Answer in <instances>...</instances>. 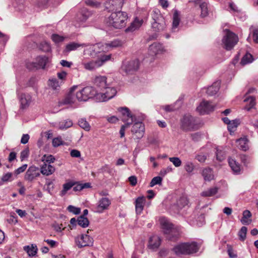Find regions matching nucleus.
<instances>
[{"label": "nucleus", "mask_w": 258, "mask_h": 258, "mask_svg": "<svg viewBox=\"0 0 258 258\" xmlns=\"http://www.w3.org/2000/svg\"><path fill=\"white\" fill-rule=\"evenodd\" d=\"M127 15L125 12L119 11L112 13L105 18V21L107 25L116 29L124 27L126 24Z\"/></svg>", "instance_id": "nucleus-1"}, {"label": "nucleus", "mask_w": 258, "mask_h": 258, "mask_svg": "<svg viewBox=\"0 0 258 258\" xmlns=\"http://www.w3.org/2000/svg\"><path fill=\"white\" fill-rule=\"evenodd\" d=\"M159 221L168 239L174 240L178 237L179 232L177 229L173 227V225L168 220L162 217L159 219Z\"/></svg>", "instance_id": "nucleus-2"}, {"label": "nucleus", "mask_w": 258, "mask_h": 258, "mask_svg": "<svg viewBox=\"0 0 258 258\" xmlns=\"http://www.w3.org/2000/svg\"><path fill=\"white\" fill-rule=\"evenodd\" d=\"M97 91L96 100L99 102L106 101L114 97L117 93L115 88L110 87L108 86L102 90Z\"/></svg>", "instance_id": "nucleus-3"}, {"label": "nucleus", "mask_w": 258, "mask_h": 258, "mask_svg": "<svg viewBox=\"0 0 258 258\" xmlns=\"http://www.w3.org/2000/svg\"><path fill=\"white\" fill-rule=\"evenodd\" d=\"M238 41V36L234 33L226 29L225 35L222 39L224 47L227 50H230L237 44Z\"/></svg>", "instance_id": "nucleus-4"}, {"label": "nucleus", "mask_w": 258, "mask_h": 258, "mask_svg": "<svg viewBox=\"0 0 258 258\" xmlns=\"http://www.w3.org/2000/svg\"><path fill=\"white\" fill-rule=\"evenodd\" d=\"M97 93V91L93 87L87 86L76 93V98L79 101H86L93 97L96 99Z\"/></svg>", "instance_id": "nucleus-5"}, {"label": "nucleus", "mask_w": 258, "mask_h": 258, "mask_svg": "<svg viewBox=\"0 0 258 258\" xmlns=\"http://www.w3.org/2000/svg\"><path fill=\"white\" fill-rule=\"evenodd\" d=\"M181 128L184 131H191L198 129V125L195 117L190 115H184L180 120Z\"/></svg>", "instance_id": "nucleus-6"}, {"label": "nucleus", "mask_w": 258, "mask_h": 258, "mask_svg": "<svg viewBox=\"0 0 258 258\" xmlns=\"http://www.w3.org/2000/svg\"><path fill=\"white\" fill-rule=\"evenodd\" d=\"M75 241L79 248H82L92 246L93 243V239L88 234H82L75 237Z\"/></svg>", "instance_id": "nucleus-7"}, {"label": "nucleus", "mask_w": 258, "mask_h": 258, "mask_svg": "<svg viewBox=\"0 0 258 258\" xmlns=\"http://www.w3.org/2000/svg\"><path fill=\"white\" fill-rule=\"evenodd\" d=\"M139 67V60L135 59L123 62L121 66V70L126 74H130L138 70Z\"/></svg>", "instance_id": "nucleus-8"}, {"label": "nucleus", "mask_w": 258, "mask_h": 258, "mask_svg": "<svg viewBox=\"0 0 258 258\" xmlns=\"http://www.w3.org/2000/svg\"><path fill=\"white\" fill-rule=\"evenodd\" d=\"M123 5V0H108L104 4L105 9L109 11H120Z\"/></svg>", "instance_id": "nucleus-9"}, {"label": "nucleus", "mask_w": 258, "mask_h": 258, "mask_svg": "<svg viewBox=\"0 0 258 258\" xmlns=\"http://www.w3.org/2000/svg\"><path fill=\"white\" fill-rule=\"evenodd\" d=\"M40 175V171L38 167L35 166H30L27 170L24 179L28 181H32Z\"/></svg>", "instance_id": "nucleus-10"}, {"label": "nucleus", "mask_w": 258, "mask_h": 258, "mask_svg": "<svg viewBox=\"0 0 258 258\" xmlns=\"http://www.w3.org/2000/svg\"><path fill=\"white\" fill-rule=\"evenodd\" d=\"M156 15L158 16L156 19L154 18V22L152 25V28L156 32L163 31L165 28V20L159 14H156Z\"/></svg>", "instance_id": "nucleus-11"}, {"label": "nucleus", "mask_w": 258, "mask_h": 258, "mask_svg": "<svg viewBox=\"0 0 258 258\" xmlns=\"http://www.w3.org/2000/svg\"><path fill=\"white\" fill-rule=\"evenodd\" d=\"M110 204L111 202L108 198H102L97 203L95 212L98 213H102L104 211L108 209Z\"/></svg>", "instance_id": "nucleus-12"}, {"label": "nucleus", "mask_w": 258, "mask_h": 258, "mask_svg": "<svg viewBox=\"0 0 258 258\" xmlns=\"http://www.w3.org/2000/svg\"><path fill=\"white\" fill-rule=\"evenodd\" d=\"M214 106L208 101H203L197 107V110L201 114L208 113L214 110Z\"/></svg>", "instance_id": "nucleus-13"}, {"label": "nucleus", "mask_w": 258, "mask_h": 258, "mask_svg": "<svg viewBox=\"0 0 258 258\" xmlns=\"http://www.w3.org/2000/svg\"><path fill=\"white\" fill-rule=\"evenodd\" d=\"M132 132L136 135L137 138L141 139L144 136L145 126L142 122H136L132 126Z\"/></svg>", "instance_id": "nucleus-14"}, {"label": "nucleus", "mask_w": 258, "mask_h": 258, "mask_svg": "<svg viewBox=\"0 0 258 258\" xmlns=\"http://www.w3.org/2000/svg\"><path fill=\"white\" fill-rule=\"evenodd\" d=\"M85 49H84V54H88L92 57L99 56V50L97 44L94 45H86L85 44Z\"/></svg>", "instance_id": "nucleus-15"}, {"label": "nucleus", "mask_w": 258, "mask_h": 258, "mask_svg": "<svg viewBox=\"0 0 258 258\" xmlns=\"http://www.w3.org/2000/svg\"><path fill=\"white\" fill-rule=\"evenodd\" d=\"M74 88H72L69 94L61 101L58 103L59 106L63 105L72 104L75 103L76 100H78L76 98V94H74L73 93Z\"/></svg>", "instance_id": "nucleus-16"}, {"label": "nucleus", "mask_w": 258, "mask_h": 258, "mask_svg": "<svg viewBox=\"0 0 258 258\" xmlns=\"http://www.w3.org/2000/svg\"><path fill=\"white\" fill-rule=\"evenodd\" d=\"M121 113V119L122 121L128 123L132 120L133 122L135 121V117L131 114L129 109L126 108H120L118 109Z\"/></svg>", "instance_id": "nucleus-17"}, {"label": "nucleus", "mask_w": 258, "mask_h": 258, "mask_svg": "<svg viewBox=\"0 0 258 258\" xmlns=\"http://www.w3.org/2000/svg\"><path fill=\"white\" fill-rule=\"evenodd\" d=\"M19 100L21 108L25 109L27 108L32 101L31 96L28 94H21L19 96Z\"/></svg>", "instance_id": "nucleus-18"}, {"label": "nucleus", "mask_w": 258, "mask_h": 258, "mask_svg": "<svg viewBox=\"0 0 258 258\" xmlns=\"http://www.w3.org/2000/svg\"><path fill=\"white\" fill-rule=\"evenodd\" d=\"M163 49V47L161 44L154 43L149 46V54L152 56V59L154 56L162 52Z\"/></svg>", "instance_id": "nucleus-19"}, {"label": "nucleus", "mask_w": 258, "mask_h": 258, "mask_svg": "<svg viewBox=\"0 0 258 258\" xmlns=\"http://www.w3.org/2000/svg\"><path fill=\"white\" fill-rule=\"evenodd\" d=\"M146 199L144 196L139 197L136 200V211L138 214H140L143 210Z\"/></svg>", "instance_id": "nucleus-20"}, {"label": "nucleus", "mask_w": 258, "mask_h": 258, "mask_svg": "<svg viewBox=\"0 0 258 258\" xmlns=\"http://www.w3.org/2000/svg\"><path fill=\"white\" fill-rule=\"evenodd\" d=\"M55 168L50 164L44 162L41 167V173L45 175L48 176L55 171Z\"/></svg>", "instance_id": "nucleus-21"}, {"label": "nucleus", "mask_w": 258, "mask_h": 258, "mask_svg": "<svg viewBox=\"0 0 258 258\" xmlns=\"http://www.w3.org/2000/svg\"><path fill=\"white\" fill-rule=\"evenodd\" d=\"M101 62L97 60H91L88 62H84L82 64L85 69L88 71H92L100 67Z\"/></svg>", "instance_id": "nucleus-22"}, {"label": "nucleus", "mask_w": 258, "mask_h": 258, "mask_svg": "<svg viewBox=\"0 0 258 258\" xmlns=\"http://www.w3.org/2000/svg\"><path fill=\"white\" fill-rule=\"evenodd\" d=\"M106 80L107 78L105 76H100L95 77L94 83L97 87L100 88V90H102L108 86Z\"/></svg>", "instance_id": "nucleus-23"}, {"label": "nucleus", "mask_w": 258, "mask_h": 258, "mask_svg": "<svg viewBox=\"0 0 258 258\" xmlns=\"http://www.w3.org/2000/svg\"><path fill=\"white\" fill-rule=\"evenodd\" d=\"M228 163L233 172L236 174H239L241 172V166L239 163L236 162L234 159L229 158Z\"/></svg>", "instance_id": "nucleus-24"}, {"label": "nucleus", "mask_w": 258, "mask_h": 258, "mask_svg": "<svg viewBox=\"0 0 258 258\" xmlns=\"http://www.w3.org/2000/svg\"><path fill=\"white\" fill-rule=\"evenodd\" d=\"M85 46V44L84 43H79L77 42H71L70 43L68 44L66 46V48L64 50L63 52L65 53H68L70 52L71 51H74L77 50L78 48H79L80 47H83Z\"/></svg>", "instance_id": "nucleus-25"}, {"label": "nucleus", "mask_w": 258, "mask_h": 258, "mask_svg": "<svg viewBox=\"0 0 258 258\" xmlns=\"http://www.w3.org/2000/svg\"><path fill=\"white\" fill-rule=\"evenodd\" d=\"M185 248V243H182L181 244L175 246L173 248L172 250L173 251L174 253L177 255L187 254V251H186Z\"/></svg>", "instance_id": "nucleus-26"}, {"label": "nucleus", "mask_w": 258, "mask_h": 258, "mask_svg": "<svg viewBox=\"0 0 258 258\" xmlns=\"http://www.w3.org/2000/svg\"><path fill=\"white\" fill-rule=\"evenodd\" d=\"M48 61V58L45 56H39L36 58L34 67L44 69Z\"/></svg>", "instance_id": "nucleus-27"}, {"label": "nucleus", "mask_w": 258, "mask_h": 258, "mask_svg": "<svg viewBox=\"0 0 258 258\" xmlns=\"http://www.w3.org/2000/svg\"><path fill=\"white\" fill-rule=\"evenodd\" d=\"M201 174L205 181H210L214 179V176L212 169L210 168H206L202 170Z\"/></svg>", "instance_id": "nucleus-28"}, {"label": "nucleus", "mask_w": 258, "mask_h": 258, "mask_svg": "<svg viewBox=\"0 0 258 258\" xmlns=\"http://www.w3.org/2000/svg\"><path fill=\"white\" fill-rule=\"evenodd\" d=\"M220 85V82L219 81L214 82L212 86L208 88L207 90V94L210 96L215 95L219 90Z\"/></svg>", "instance_id": "nucleus-29"}, {"label": "nucleus", "mask_w": 258, "mask_h": 258, "mask_svg": "<svg viewBox=\"0 0 258 258\" xmlns=\"http://www.w3.org/2000/svg\"><path fill=\"white\" fill-rule=\"evenodd\" d=\"M149 246L150 248L155 249L158 248L161 243V239L158 236H153L150 238Z\"/></svg>", "instance_id": "nucleus-30"}, {"label": "nucleus", "mask_w": 258, "mask_h": 258, "mask_svg": "<svg viewBox=\"0 0 258 258\" xmlns=\"http://www.w3.org/2000/svg\"><path fill=\"white\" fill-rule=\"evenodd\" d=\"M186 251L187 254H189L197 252L199 249V246L197 242L185 243Z\"/></svg>", "instance_id": "nucleus-31"}, {"label": "nucleus", "mask_w": 258, "mask_h": 258, "mask_svg": "<svg viewBox=\"0 0 258 258\" xmlns=\"http://www.w3.org/2000/svg\"><path fill=\"white\" fill-rule=\"evenodd\" d=\"M237 147L243 151H246L248 149V140L246 137L241 138L236 141Z\"/></svg>", "instance_id": "nucleus-32"}, {"label": "nucleus", "mask_w": 258, "mask_h": 258, "mask_svg": "<svg viewBox=\"0 0 258 258\" xmlns=\"http://www.w3.org/2000/svg\"><path fill=\"white\" fill-rule=\"evenodd\" d=\"M143 23L142 20H140L138 19H136L130 25V26L126 29L125 31L127 32H134L135 30L138 29Z\"/></svg>", "instance_id": "nucleus-33"}, {"label": "nucleus", "mask_w": 258, "mask_h": 258, "mask_svg": "<svg viewBox=\"0 0 258 258\" xmlns=\"http://www.w3.org/2000/svg\"><path fill=\"white\" fill-rule=\"evenodd\" d=\"M92 13L86 9H83L80 13L78 15V17L80 21L85 22L90 16Z\"/></svg>", "instance_id": "nucleus-34"}, {"label": "nucleus", "mask_w": 258, "mask_h": 258, "mask_svg": "<svg viewBox=\"0 0 258 258\" xmlns=\"http://www.w3.org/2000/svg\"><path fill=\"white\" fill-rule=\"evenodd\" d=\"M200 8L201 9V17L205 18L207 17L209 12L208 4L205 2H203L200 4Z\"/></svg>", "instance_id": "nucleus-35"}, {"label": "nucleus", "mask_w": 258, "mask_h": 258, "mask_svg": "<svg viewBox=\"0 0 258 258\" xmlns=\"http://www.w3.org/2000/svg\"><path fill=\"white\" fill-rule=\"evenodd\" d=\"M24 249L31 256H35L38 250L37 246L35 244H31V246H25L24 247Z\"/></svg>", "instance_id": "nucleus-36"}, {"label": "nucleus", "mask_w": 258, "mask_h": 258, "mask_svg": "<svg viewBox=\"0 0 258 258\" xmlns=\"http://www.w3.org/2000/svg\"><path fill=\"white\" fill-rule=\"evenodd\" d=\"M251 217V214L248 210H245L243 212L242 217L241 219V222L242 224H249L251 220L248 219Z\"/></svg>", "instance_id": "nucleus-37"}, {"label": "nucleus", "mask_w": 258, "mask_h": 258, "mask_svg": "<svg viewBox=\"0 0 258 258\" xmlns=\"http://www.w3.org/2000/svg\"><path fill=\"white\" fill-rule=\"evenodd\" d=\"M180 22L179 14L177 10H175L173 15V22H172V31H175V29L177 28Z\"/></svg>", "instance_id": "nucleus-38"}, {"label": "nucleus", "mask_w": 258, "mask_h": 258, "mask_svg": "<svg viewBox=\"0 0 258 258\" xmlns=\"http://www.w3.org/2000/svg\"><path fill=\"white\" fill-rule=\"evenodd\" d=\"M75 185V183L73 182H69L63 184L62 190L60 192L59 195L63 197L71 188Z\"/></svg>", "instance_id": "nucleus-39"}, {"label": "nucleus", "mask_w": 258, "mask_h": 258, "mask_svg": "<svg viewBox=\"0 0 258 258\" xmlns=\"http://www.w3.org/2000/svg\"><path fill=\"white\" fill-rule=\"evenodd\" d=\"M79 125L86 131H89L91 129V126L86 119L84 118L80 119L78 121Z\"/></svg>", "instance_id": "nucleus-40"}, {"label": "nucleus", "mask_w": 258, "mask_h": 258, "mask_svg": "<svg viewBox=\"0 0 258 258\" xmlns=\"http://www.w3.org/2000/svg\"><path fill=\"white\" fill-rule=\"evenodd\" d=\"M253 60L252 55L249 53H246L242 58L240 63L242 66L251 63Z\"/></svg>", "instance_id": "nucleus-41"}, {"label": "nucleus", "mask_w": 258, "mask_h": 258, "mask_svg": "<svg viewBox=\"0 0 258 258\" xmlns=\"http://www.w3.org/2000/svg\"><path fill=\"white\" fill-rule=\"evenodd\" d=\"M110 50H111L115 48L120 47L122 45L121 41L118 39H114L112 41L107 43Z\"/></svg>", "instance_id": "nucleus-42"}, {"label": "nucleus", "mask_w": 258, "mask_h": 258, "mask_svg": "<svg viewBox=\"0 0 258 258\" xmlns=\"http://www.w3.org/2000/svg\"><path fill=\"white\" fill-rule=\"evenodd\" d=\"M78 224L83 228L87 227L89 224L88 219L84 216H80L77 220Z\"/></svg>", "instance_id": "nucleus-43"}, {"label": "nucleus", "mask_w": 258, "mask_h": 258, "mask_svg": "<svg viewBox=\"0 0 258 258\" xmlns=\"http://www.w3.org/2000/svg\"><path fill=\"white\" fill-rule=\"evenodd\" d=\"M218 192V188L217 187L211 188L206 191H203L201 193V196L203 197H211L215 195Z\"/></svg>", "instance_id": "nucleus-44"}, {"label": "nucleus", "mask_w": 258, "mask_h": 258, "mask_svg": "<svg viewBox=\"0 0 258 258\" xmlns=\"http://www.w3.org/2000/svg\"><path fill=\"white\" fill-rule=\"evenodd\" d=\"M226 154L223 151L222 148H218L216 151V158L219 161H222L225 159Z\"/></svg>", "instance_id": "nucleus-45"}, {"label": "nucleus", "mask_w": 258, "mask_h": 258, "mask_svg": "<svg viewBox=\"0 0 258 258\" xmlns=\"http://www.w3.org/2000/svg\"><path fill=\"white\" fill-rule=\"evenodd\" d=\"M188 201L186 197H181L177 201V207L178 209H182L187 206Z\"/></svg>", "instance_id": "nucleus-46"}, {"label": "nucleus", "mask_w": 258, "mask_h": 258, "mask_svg": "<svg viewBox=\"0 0 258 258\" xmlns=\"http://www.w3.org/2000/svg\"><path fill=\"white\" fill-rule=\"evenodd\" d=\"M244 101L249 103L248 106H246L245 107V109L247 111H249L255 105V98L252 96H250L247 98H245L244 100Z\"/></svg>", "instance_id": "nucleus-47"}, {"label": "nucleus", "mask_w": 258, "mask_h": 258, "mask_svg": "<svg viewBox=\"0 0 258 258\" xmlns=\"http://www.w3.org/2000/svg\"><path fill=\"white\" fill-rule=\"evenodd\" d=\"M49 85L53 89L57 90L61 85L62 82H59V81L55 78L49 80Z\"/></svg>", "instance_id": "nucleus-48"}, {"label": "nucleus", "mask_w": 258, "mask_h": 258, "mask_svg": "<svg viewBox=\"0 0 258 258\" xmlns=\"http://www.w3.org/2000/svg\"><path fill=\"white\" fill-rule=\"evenodd\" d=\"M97 45L99 47L100 54L110 51L107 43H97Z\"/></svg>", "instance_id": "nucleus-49"}, {"label": "nucleus", "mask_w": 258, "mask_h": 258, "mask_svg": "<svg viewBox=\"0 0 258 258\" xmlns=\"http://www.w3.org/2000/svg\"><path fill=\"white\" fill-rule=\"evenodd\" d=\"M247 229L246 227L243 226L241 227L238 232V236L241 241H244L246 236Z\"/></svg>", "instance_id": "nucleus-50"}, {"label": "nucleus", "mask_w": 258, "mask_h": 258, "mask_svg": "<svg viewBox=\"0 0 258 258\" xmlns=\"http://www.w3.org/2000/svg\"><path fill=\"white\" fill-rule=\"evenodd\" d=\"M238 124L239 122L237 120H233L231 121L227 126L228 131L230 132H234L237 127Z\"/></svg>", "instance_id": "nucleus-51"}, {"label": "nucleus", "mask_w": 258, "mask_h": 258, "mask_svg": "<svg viewBox=\"0 0 258 258\" xmlns=\"http://www.w3.org/2000/svg\"><path fill=\"white\" fill-rule=\"evenodd\" d=\"M162 178L160 176H156L152 178L151 180L150 186L151 187H153L155 185L158 184L161 185L162 183Z\"/></svg>", "instance_id": "nucleus-52"}, {"label": "nucleus", "mask_w": 258, "mask_h": 258, "mask_svg": "<svg viewBox=\"0 0 258 258\" xmlns=\"http://www.w3.org/2000/svg\"><path fill=\"white\" fill-rule=\"evenodd\" d=\"M111 55H102V54H99V56H98V57H100L99 59H97V61H100L101 62L100 67L103 65V64L106 61L109 60L111 58Z\"/></svg>", "instance_id": "nucleus-53"}, {"label": "nucleus", "mask_w": 258, "mask_h": 258, "mask_svg": "<svg viewBox=\"0 0 258 258\" xmlns=\"http://www.w3.org/2000/svg\"><path fill=\"white\" fill-rule=\"evenodd\" d=\"M65 143L60 137L55 138L52 140V144L54 147H57L60 145H64Z\"/></svg>", "instance_id": "nucleus-54"}, {"label": "nucleus", "mask_w": 258, "mask_h": 258, "mask_svg": "<svg viewBox=\"0 0 258 258\" xmlns=\"http://www.w3.org/2000/svg\"><path fill=\"white\" fill-rule=\"evenodd\" d=\"M40 49L44 52H49L51 50L50 44L46 42H43L40 44Z\"/></svg>", "instance_id": "nucleus-55"}, {"label": "nucleus", "mask_w": 258, "mask_h": 258, "mask_svg": "<svg viewBox=\"0 0 258 258\" xmlns=\"http://www.w3.org/2000/svg\"><path fill=\"white\" fill-rule=\"evenodd\" d=\"M55 160V158L51 155L48 156L44 155L42 157V161L49 164H50L51 163H53Z\"/></svg>", "instance_id": "nucleus-56"}, {"label": "nucleus", "mask_w": 258, "mask_h": 258, "mask_svg": "<svg viewBox=\"0 0 258 258\" xmlns=\"http://www.w3.org/2000/svg\"><path fill=\"white\" fill-rule=\"evenodd\" d=\"M51 39L55 43H58L62 42L64 40V37L58 34H54L52 35Z\"/></svg>", "instance_id": "nucleus-57"}, {"label": "nucleus", "mask_w": 258, "mask_h": 258, "mask_svg": "<svg viewBox=\"0 0 258 258\" xmlns=\"http://www.w3.org/2000/svg\"><path fill=\"white\" fill-rule=\"evenodd\" d=\"M13 174L11 172H8L4 174L2 177V179L3 182L11 181L12 179Z\"/></svg>", "instance_id": "nucleus-58"}, {"label": "nucleus", "mask_w": 258, "mask_h": 258, "mask_svg": "<svg viewBox=\"0 0 258 258\" xmlns=\"http://www.w3.org/2000/svg\"><path fill=\"white\" fill-rule=\"evenodd\" d=\"M29 155V150L28 148H25L24 150L21 151L20 155V159L21 161H23L25 159H27Z\"/></svg>", "instance_id": "nucleus-59"}, {"label": "nucleus", "mask_w": 258, "mask_h": 258, "mask_svg": "<svg viewBox=\"0 0 258 258\" xmlns=\"http://www.w3.org/2000/svg\"><path fill=\"white\" fill-rule=\"evenodd\" d=\"M132 123L133 121L132 120H131V122H128V123H125L121 126L120 130L119 131V134L120 135L121 138H122L124 136L125 128H127L129 126V125L132 124Z\"/></svg>", "instance_id": "nucleus-60"}, {"label": "nucleus", "mask_w": 258, "mask_h": 258, "mask_svg": "<svg viewBox=\"0 0 258 258\" xmlns=\"http://www.w3.org/2000/svg\"><path fill=\"white\" fill-rule=\"evenodd\" d=\"M194 165L191 162H186L184 165V169L188 173L191 172L194 169Z\"/></svg>", "instance_id": "nucleus-61"}, {"label": "nucleus", "mask_w": 258, "mask_h": 258, "mask_svg": "<svg viewBox=\"0 0 258 258\" xmlns=\"http://www.w3.org/2000/svg\"><path fill=\"white\" fill-rule=\"evenodd\" d=\"M169 159L175 167H179L181 164V161L178 157H170Z\"/></svg>", "instance_id": "nucleus-62"}, {"label": "nucleus", "mask_w": 258, "mask_h": 258, "mask_svg": "<svg viewBox=\"0 0 258 258\" xmlns=\"http://www.w3.org/2000/svg\"><path fill=\"white\" fill-rule=\"evenodd\" d=\"M68 210L70 212L73 213L76 215L80 214L81 212L80 208L75 207L72 205L68 206Z\"/></svg>", "instance_id": "nucleus-63"}, {"label": "nucleus", "mask_w": 258, "mask_h": 258, "mask_svg": "<svg viewBox=\"0 0 258 258\" xmlns=\"http://www.w3.org/2000/svg\"><path fill=\"white\" fill-rule=\"evenodd\" d=\"M85 3L87 5L92 7H98L100 5V3L94 2L92 0H85Z\"/></svg>", "instance_id": "nucleus-64"}]
</instances>
